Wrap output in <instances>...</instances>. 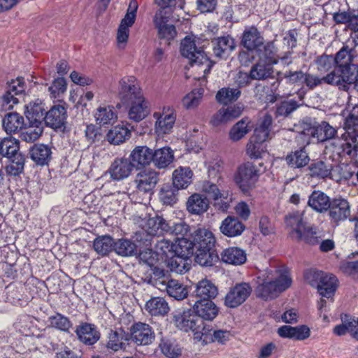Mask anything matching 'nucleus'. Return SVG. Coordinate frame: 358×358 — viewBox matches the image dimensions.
Returning a JSON list of instances; mask_svg holds the SVG:
<instances>
[{"label": "nucleus", "mask_w": 358, "mask_h": 358, "mask_svg": "<svg viewBox=\"0 0 358 358\" xmlns=\"http://www.w3.org/2000/svg\"><path fill=\"white\" fill-rule=\"evenodd\" d=\"M357 57L355 45H343L336 54L334 69L323 77L324 82L348 91L358 78Z\"/></svg>", "instance_id": "obj_1"}, {"label": "nucleus", "mask_w": 358, "mask_h": 358, "mask_svg": "<svg viewBox=\"0 0 358 358\" xmlns=\"http://www.w3.org/2000/svg\"><path fill=\"white\" fill-rule=\"evenodd\" d=\"M118 96L122 103L128 106L130 120L138 122L150 113L149 102L134 76H124L120 80Z\"/></svg>", "instance_id": "obj_2"}, {"label": "nucleus", "mask_w": 358, "mask_h": 358, "mask_svg": "<svg viewBox=\"0 0 358 358\" xmlns=\"http://www.w3.org/2000/svg\"><path fill=\"white\" fill-rule=\"evenodd\" d=\"M292 278L287 271L266 270L257 277L256 294L264 300L276 298L292 285Z\"/></svg>", "instance_id": "obj_3"}, {"label": "nucleus", "mask_w": 358, "mask_h": 358, "mask_svg": "<svg viewBox=\"0 0 358 358\" xmlns=\"http://www.w3.org/2000/svg\"><path fill=\"white\" fill-rule=\"evenodd\" d=\"M350 104L353 106L345 118L343 127L345 132L341 137L343 141L341 146L348 155L358 150V103Z\"/></svg>", "instance_id": "obj_4"}, {"label": "nucleus", "mask_w": 358, "mask_h": 358, "mask_svg": "<svg viewBox=\"0 0 358 358\" xmlns=\"http://www.w3.org/2000/svg\"><path fill=\"white\" fill-rule=\"evenodd\" d=\"M180 52L182 57L188 59L192 67H196L203 73L205 77L210 71L213 65L205 52L201 48H197L194 40L185 37L180 44Z\"/></svg>", "instance_id": "obj_5"}, {"label": "nucleus", "mask_w": 358, "mask_h": 358, "mask_svg": "<svg viewBox=\"0 0 358 358\" xmlns=\"http://www.w3.org/2000/svg\"><path fill=\"white\" fill-rule=\"evenodd\" d=\"M0 155L9 159L7 172L13 176L20 174L24 165V157L19 151V141L12 137L4 138L0 141Z\"/></svg>", "instance_id": "obj_6"}, {"label": "nucleus", "mask_w": 358, "mask_h": 358, "mask_svg": "<svg viewBox=\"0 0 358 358\" xmlns=\"http://www.w3.org/2000/svg\"><path fill=\"white\" fill-rule=\"evenodd\" d=\"M304 278L307 283L317 287L320 294L323 297H331L336 289L338 280L333 274L310 268L305 271Z\"/></svg>", "instance_id": "obj_7"}, {"label": "nucleus", "mask_w": 358, "mask_h": 358, "mask_svg": "<svg viewBox=\"0 0 358 358\" xmlns=\"http://www.w3.org/2000/svg\"><path fill=\"white\" fill-rule=\"evenodd\" d=\"M299 133L310 138H315L319 143H324L336 138L338 129L326 121L313 123L310 120H304L300 124Z\"/></svg>", "instance_id": "obj_8"}, {"label": "nucleus", "mask_w": 358, "mask_h": 358, "mask_svg": "<svg viewBox=\"0 0 358 358\" xmlns=\"http://www.w3.org/2000/svg\"><path fill=\"white\" fill-rule=\"evenodd\" d=\"M260 176V170L253 163L247 162L241 165L234 177L236 183L243 192L255 187Z\"/></svg>", "instance_id": "obj_9"}, {"label": "nucleus", "mask_w": 358, "mask_h": 358, "mask_svg": "<svg viewBox=\"0 0 358 358\" xmlns=\"http://www.w3.org/2000/svg\"><path fill=\"white\" fill-rule=\"evenodd\" d=\"M201 189L215 201V205L219 210L227 211L229 209L232 199L228 191L220 189L218 185L211 180L203 181Z\"/></svg>", "instance_id": "obj_10"}, {"label": "nucleus", "mask_w": 358, "mask_h": 358, "mask_svg": "<svg viewBox=\"0 0 358 358\" xmlns=\"http://www.w3.org/2000/svg\"><path fill=\"white\" fill-rule=\"evenodd\" d=\"M138 9V3L136 1H131L129 5L124 17L121 20L117 29L116 41L119 49H124L129 38V27H131L136 19V13Z\"/></svg>", "instance_id": "obj_11"}, {"label": "nucleus", "mask_w": 358, "mask_h": 358, "mask_svg": "<svg viewBox=\"0 0 358 358\" xmlns=\"http://www.w3.org/2000/svg\"><path fill=\"white\" fill-rule=\"evenodd\" d=\"M153 117L156 120L155 129L158 135L171 132L176 120V113L173 107L164 106L162 112L154 113Z\"/></svg>", "instance_id": "obj_12"}, {"label": "nucleus", "mask_w": 358, "mask_h": 358, "mask_svg": "<svg viewBox=\"0 0 358 358\" xmlns=\"http://www.w3.org/2000/svg\"><path fill=\"white\" fill-rule=\"evenodd\" d=\"M171 15L169 10L159 9L156 12L154 17V24L157 29L159 38L167 41L173 40L176 35L175 27L169 24Z\"/></svg>", "instance_id": "obj_13"}, {"label": "nucleus", "mask_w": 358, "mask_h": 358, "mask_svg": "<svg viewBox=\"0 0 358 358\" xmlns=\"http://www.w3.org/2000/svg\"><path fill=\"white\" fill-rule=\"evenodd\" d=\"M252 287L247 282H241L231 287L224 297V305L234 308L243 303L252 293Z\"/></svg>", "instance_id": "obj_14"}, {"label": "nucleus", "mask_w": 358, "mask_h": 358, "mask_svg": "<svg viewBox=\"0 0 358 358\" xmlns=\"http://www.w3.org/2000/svg\"><path fill=\"white\" fill-rule=\"evenodd\" d=\"M331 203L328 215L331 223L338 226L350 217V206L348 200L342 197L334 198Z\"/></svg>", "instance_id": "obj_15"}, {"label": "nucleus", "mask_w": 358, "mask_h": 358, "mask_svg": "<svg viewBox=\"0 0 358 358\" xmlns=\"http://www.w3.org/2000/svg\"><path fill=\"white\" fill-rule=\"evenodd\" d=\"M139 227L150 236H159L169 229V223L162 217H145L138 222Z\"/></svg>", "instance_id": "obj_16"}, {"label": "nucleus", "mask_w": 358, "mask_h": 358, "mask_svg": "<svg viewBox=\"0 0 358 358\" xmlns=\"http://www.w3.org/2000/svg\"><path fill=\"white\" fill-rule=\"evenodd\" d=\"M155 335L152 327L142 322H138L131 327L130 341L138 345H148L155 340Z\"/></svg>", "instance_id": "obj_17"}, {"label": "nucleus", "mask_w": 358, "mask_h": 358, "mask_svg": "<svg viewBox=\"0 0 358 358\" xmlns=\"http://www.w3.org/2000/svg\"><path fill=\"white\" fill-rule=\"evenodd\" d=\"M159 180V174L151 169H145L137 173L135 183L138 192H152Z\"/></svg>", "instance_id": "obj_18"}, {"label": "nucleus", "mask_w": 358, "mask_h": 358, "mask_svg": "<svg viewBox=\"0 0 358 358\" xmlns=\"http://www.w3.org/2000/svg\"><path fill=\"white\" fill-rule=\"evenodd\" d=\"M75 332L78 339L86 345H92L100 338V333L93 324L81 322L76 327Z\"/></svg>", "instance_id": "obj_19"}, {"label": "nucleus", "mask_w": 358, "mask_h": 358, "mask_svg": "<svg viewBox=\"0 0 358 358\" xmlns=\"http://www.w3.org/2000/svg\"><path fill=\"white\" fill-rule=\"evenodd\" d=\"M173 320L176 327L184 331H195L197 324H201V320L191 310L177 311Z\"/></svg>", "instance_id": "obj_20"}, {"label": "nucleus", "mask_w": 358, "mask_h": 358, "mask_svg": "<svg viewBox=\"0 0 358 358\" xmlns=\"http://www.w3.org/2000/svg\"><path fill=\"white\" fill-rule=\"evenodd\" d=\"M213 52L217 58H226L236 48L234 39L229 35L222 36L212 40Z\"/></svg>", "instance_id": "obj_21"}, {"label": "nucleus", "mask_w": 358, "mask_h": 358, "mask_svg": "<svg viewBox=\"0 0 358 358\" xmlns=\"http://www.w3.org/2000/svg\"><path fill=\"white\" fill-rule=\"evenodd\" d=\"M131 161L125 158H117L111 164L108 173L114 180H121L128 178L133 171Z\"/></svg>", "instance_id": "obj_22"}, {"label": "nucleus", "mask_w": 358, "mask_h": 358, "mask_svg": "<svg viewBox=\"0 0 358 358\" xmlns=\"http://www.w3.org/2000/svg\"><path fill=\"white\" fill-rule=\"evenodd\" d=\"M195 315L198 318L212 321L219 313V308L212 300H196L193 306Z\"/></svg>", "instance_id": "obj_23"}, {"label": "nucleus", "mask_w": 358, "mask_h": 358, "mask_svg": "<svg viewBox=\"0 0 358 358\" xmlns=\"http://www.w3.org/2000/svg\"><path fill=\"white\" fill-rule=\"evenodd\" d=\"M66 120V109L62 105L52 106L45 115L44 122L48 127L60 129L64 126Z\"/></svg>", "instance_id": "obj_24"}, {"label": "nucleus", "mask_w": 358, "mask_h": 358, "mask_svg": "<svg viewBox=\"0 0 358 358\" xmlns=\"http://www.w3.org/2000/svg\"><path fill=\"white\" fill-rule=\"evenodd\" d=\"M220 232L229 238L241 236L245 229L244 224L236 217L229 215L220 225Z\"/></svg>", "instance_id": "obj_25"}, {"label": "nucleus", "mask_w": 358, "mask_h": 358, "mask_svg": "<svg viewBox=\"0 0 358 358\" xmlns=\"http://www.w3.org/2000/svg\"><path fill=\"white\" fill-rule=\"evenodd\" d=\"M243 110V108L240 105L222 108L214 115L211 123L213 126L227 123L238 117L242 114Z\"/></svg>", "instance_id": "obj_26"}, {"label": "nucleus", "mask_w": 358, "mask_h": 358, "mask_svg": "<svg viewBox=\"0 0 358 358\" xmlns=\"http://www.w3.org/2000/svg\"><path fill=\"white\" fill-rule=\"evenodd\" d=\"M330 197L320 190H314L308 196V206L317 213H326L331 207Z\"/></svg>", "instance_id": "obj_27"}, {"label": "nucleus", "mask_w": 358, "mask_h": 358, "mask_svg": "<svg viewBox=\"0 0 358 358\" xmlns=\"http://www.w3.org/2000/svg\"><path fill=\"white\" fill-rule=\"evenodd\" d=\"M108 338L107 348L115 352L125 350L130 341V334L121 329L111 330Z\"/></svg>", "instance_id": "obj_28"}, {"label": "nucleus", "mask_w": 358, "mask_h": 358, "mask_svg": "<svg viewBox=\"0 0 358 358\" xmlns=\"http://www.w3.org/2000/svg\"><path fill=\"white\" fill-rule=\"evenodd\" d=\"M290 52L286 53L285 55L279 57L276 55L275 48L273 43H268L264 46V50L259 55V59H264L268 63L273 65L279 62L280 61L284 65H289L292 63V59L290 57Z\"/></svg>", "instance_id": "obj_29"}, {"label": "nucleus", "mask_w": 358, "mask_h": 358, "mask_svg": "<svg viewBox=\"0 0 358 358\" xmlns=\"http://www.w3.org/2000/svg\"><path fill=\"white\" fill-rule=\"evenodd\" d=\"M45 108L43 102L36 99L26 106L25 115L29 122L43 125Z\"/></svg>", "instance_id": "obj_30"}, {"label": "nucleus", "mask_w": 358, "mask_h": 358, "mask_svg": "<svg viewBox=\"0 0 358 358\" xmlns=\"http://www.w3.org/2000/svg\"><path fill=\"white\" fill-rule=\"evenodd\" d=\"M193 293L197 300H212L218 293L217 287L210 280L204 279L195 285Z\"/></svg>", "instance_id": "obj_31"}, {"label": "nucleus", "mask_w": 358, "mask_h": 358, "mask_svg": "<svg viewBox=\"0 0 358 358\" xmlns=\"http://www.w3.org/2000/svg\"><path fill=\"white\" fill-rule=\"evenodd\" d=\"M220 256L223 262L236 266L242 265L247 260L245 251L237 247H230L224 250Z\"/></svg>", "instance_id": "obj_32"}, {"label": "nucleus", "mask_w": 358, "mask_h": 358, "mask_svg": "<svg viewBox=\"0 0 358 358\" xmlns=\"http://www.w3.org/2000/svg\"><path fill=\"white\" fill-rule=\"evenodd\" d=\"M130 158L134 167L143 166L152 161L153 152L147 146H137L131 152Z\"/></svg>", "instance_id": "obj_33"}, {"label": "nucleus", "mask_w": 358, "mask_h": 358, "mask_svg": "<svg viewBox=\"0 0 358 358\" xmlns=\"http://www.w3.org/2000/svg\"><path fill=\"white\" fill-rule=\"evenodd\" d=\"M193 172L189 167L180 166L172 175L173 186L178 189H186L192 182Z\"/></svg>", "instance_id": "obj_34"}, {"label": "nucleus", "mask_w": 358, "mask_h": 358, "mask_svg": "<svg viewBox=\"0 0 358 358\" xmlns=\"http://www.w3.org/2000/svg\"><path fill=\"white\" fill-rule=\"evenodd\" d=\"M164 262L167 267L173 272L182 274L189 270L191 267V259L180 255H173Z\"/></svg>", "instance_id": "obj_35"}, {"label": "nucleus", "mask_w": 358, "mask_h": 358, "mask_svg": "<svg viewBox=\"0 0 358 358\" xmlns=\"http://www.w3.org/2000/svg\"><path fill=\"white\" fill-rule=\"evenodd\" d=\"M131 130L124 124H118L107 133V141L113 145H120L130 138Z\"/></svg>", "instance_id": "obj_36"}, {"label": "nucleus", "mask_w": 358, "mask_h": 358, "mask_svg": "<svg viewBox=\"0 0 358 358\" xmlns=\"http://www.w3.org/2000/svg\"><path fill=\"white\" fill-rule=\"evenodd\" d=\"M242 43L248 51H252L263 44V38L257 28L252 27L244 31Z\"/></svg>", "instance_id": "obj_37"}, {"label": "nucleus", "mask_w": 358, "mask_h": 358, "mask_svg": "<svg viewBox=\"0 0 358 358\" xmlns=\"http://www.w3.org/2000/svg\"><path fill=\"white\" fill-rule=\"evenodd\" d=\"M2 124L7 134H15L24 126V117L17 113H10L3 118Z\"/></svg>", "instance_id": "obj_38"}, {"label": "nucleus", "mask_w": 358, "mask_h": 358, "mask_svg": "<svg viewBox=\"0 0 358 358\" xmlns=\"http://www.w3.org/2000/svg\"><path fill=\"white\" fill-rule=\"evenodd\" d=\"M273 65L264 59L259 61L252 66L250 76L253 80H264L270 78L273 73Z\"/></svg>", "instance_id": "obj_39"}, {"label": "nucleus", "mask_w": 358, "mask_h": 358, "mask_svg": "<svg viewBox=\"0 0 358 358\" xmlns=\"http://www.w3.org/2000/svg\"><path fill=\"white\" fill-rule=\"evenodd\" d=\"M302 217V213L296 211L289 214L285 218L287 226L292 229L289 234L293 239H295L296 237H301V231L306 225L303 221Z\"/></svg>", "instance_id": "obj_40"}, {"label": "nucleus", "mask_w": 358, "mask_h": 358, "mask_svg": "<svg viewBox=\"0 0 358 358\" xmlns=\"http://www.w3.org/2000/svg\"><path fill=\"white\" fill-rule=\"evenodd\" d=\"M51 148L44 144L34 145L30 150L31 159L38 165H45L51 159Z\"/></svg>", "instance_id": "obj_41"}, {"label": "nucleus", "mask_w": 358, "mask_h": 358, "mask_svg": "<svg viewBox=\"0 0 358 358\" xmlns=\"http://www.w3.org/2000/svg\"><path fill=\"white\" fill-rule=\"evenodd\" d=\"M285 160L290 167L296 169L306 166L310 161V158L305 147H302L288 154Z\"/></svg>", "instance_id": "obj_42"}, {"label": "nucleus", "mask_w": 358, "mask_h": 358, "mask_svg": "<svg viewBox=\"0 0 358 358\" xmlns=\"http://www.w3.org/2000/svg\"><path fill=\"white\" fill-rule=\"evenodd\" d=\"M252 128L251 121L248 117H244L236 123L230 129L229 139L236 142L242 139Z\"/></svg>", "instance_id": "obj_43"}, {"label": "nucleus", "mask_w": 358, "mask_h": 358, "mask_svg": "<svg viewBox=\"0 0 358 358\" xmlns=\"http://www.w3.org/2000/svg\"><path fill=\"white\" fill-rule=\"evenodd\" d=\"M196 248L195 262L202 266H211L219 259L213 248Z\"/></svg>", "instance_id": "obj_44"}, {"label": "nucleus", "mask_w": 358, "mask_h": 358, "mask_svg": "<svg viewBox=\"0 0 358 358\" xmlns=\"http://www.w3.org/2000/svg\"><path fill=\"white\" fill-rule=\"evenodd\" d=\"M187 208L192 214L200 215L208 208V201L199 194H194L189 197Z\"/></svg>", "instance_id": "obj_45"}, {"label": "nucleus", "mask_w": 358, "mask_h": 358, "mask_svg": "<svg viewBox=\"0 0 358 358\" xmlns=\"http://www.w3.org/2000/svg\"><path fill=\"white\" fill-rule=\"evenodd\" d=\"M301 237H296L295 240L313 245L319 243L322 237V232L315 226L306 224L301 231Z\"/></svg>", "instance_id": "obj_46"}, {"label": "nucleus", "mask_w": 358, "mask_h": 358, "mask_svg": "<svg viewBox=\"0 0 358 358\" xmlns=\"http://www.w3.org/2000/svg\"><path fill=\"white\" fill-rule=\"evenodd\" d=\"M173 159L172 150L168 147H164L156 150L153 152L152 161L155 165L159 169L167 167Z\"/></svg>", "instance_id": "obj_47"}, {"label": "nucleus", "mask_w": 358, "mask_h": 358, "mask_svg": "<svg viewBox=\"0 0 358 358\" xmlns=\"http://www.w3.org/2000/svg\"><path fill=\"white\" fill-rule=\"evenodd\" d=\"M146 310L152 316L164 315L169 310L168 303L162 297H154L145 304Z\"/></svg>", "instance_id": "obj_48"}, {"label": "nucleus", "mask_w": 358, "mask_h": 358, "mask_svg": "<svg viewBox=\"0 0 358 358\" xmlns=\"http://www.w3.org/2000/svg\"><path fill=\"white\" fill-rule=\"evenodd\" d=\"M194 241L195 248H213L215 238L210 231L206 229H199L196 231Z\"/></svg>", "instance_id": "obj_49"}, {"label": "nucleus", "mask_w": 358, "mask_h": 358, "mask_svg": "<svg viewBox=\"0 0 358 358\" xmlns=\"http://www.w3.org/2000/svg\"><path fill=\"white\" fill-rule=\"evenodd\" d=\"M170 280L167 271L159 267H155L152 269L150 283L159 290L165 292L167 289V282H169Z\"/></svg>", "instance_id": "obj_50"}, {"label": "nucleus", "mask_w": 358, "mask_h": 358, "mask_svg": "<svg viewBox=\"0 0 358 358\" xmlns=\"http://www.w3.org/2000/svg\"><path fill=\"white\" fill-rule=\"evenodd\" d=\"M310 176L312 178L324 179L330 177L332 165L323 161H317L312 163L309 167Z\"/></svg>", "instance_id": "obj_51"}, {"label": "nucleus", "mask_w": 358, "mask_h": 358, "mask_svg": "<svg viewBox=\"0 0 358 358\" xmlns=\"http://www.w3.org/2000/svg\"><path fill=\"white\" fill-rule=\"evenodd\" d=\"M43 131V125L29 122L27 126H24L21 129L20 136L22 141L27 143H32L40 137Z\"/></svg>", "instance_id": "obj_52"}, {"label": "nucleus", "mask_w": 358, "mask_h": 358, "mask_svg": "<svg viewBox=\"0 0 358 358\" xmlns=\"http://www.w3.org/2000/svg\"><path fill=\"white\" fill-rule=\"evenodd\" d=\"M114 251L120 256L129 257L137 254V246L129 239H119L115 242Z\"/></svg>", "instance_id": "obj_53"}, {"label": "nucleus", "mask_w": 358, "mask_h": 358, "mask_svg": "<svg viewBox=\"0 0 358 358\" xmlns=\"http://www.w3.org/2000/svg\"><path fill=\"white\" fill-rule=\"evenodd\" d=\"M173 243L175 252L177 255L189 258L194 253V243L188 236L182 238L177 237Z\"/></svg>", "instance_id": "obj_54"}, {"label": "nucleus", "mask_w": 358, "mask_h": 358, "mask_svg": "<svg viewBox=\"0 0 358 358\" xmlns=\"http://www.w3.org/2000/svg\"><path fill=\"white\" fill-rule=\"evenodd\" d=\"M241 92L238 87H222L216 94V100L220 103L227 105L236 101L241 96Z\"/></svg>", "instance_id": "obj_55"}, {"label": "nucleus", "mask_w": 358, "mask_h": 358, "mask_svg": "<svg viewBox=\"0 0 358 358\" xmlns=\"http://www.w3.org/2000/svg\"><path fill=\"white\" fill-rule=\"evenodd\" d=\"M115 241L110 236H101L97 237L93 243L94 250L99 255H107L114 250Z\"/></svg>", "instance_id": "obj_56"}, {"label": "nucleus", "mask_w": 358, "mask_h": 358, "mask_svg": "<svg viewBox=\"0 0 358 358\" xmlns=\"http://www.w3.org/2000/svg\"><path fill=\"white\" fill-rule=\"evenodd\" d=\"M95 118L97 123L108 124L113 123L117 119V115L113 106H103L97 108Z\"/></svg>", "instance_id": "obj_57"}, {"label": "nucleus", "mask_w": 358, "mask_h": 358, "mask_svg": "<svg viewBox=\"0 0 358 358\" xmlns=\"http://www.w3.org/2000/svg\"><path fill=\"white\" fill-rule=\"evenodd\" d=\"M204 90L203 88H196L186 94L182 100V106L187 110L196 108L200 103L203 98Z\"/></svg>", "instance_id": "obj_58"}, {"label": "nucleus", "mask_w": 358, "mask_h": 358, "mask_svg": "<svg viewBox=\"0 0 358 358\" xmlns=\"http://www.w3.org/2000/svg\"><path fill=\"white\" fill-rule=\"evenodd\" d=\"M167 289L165 292L177 300H182L187 296V290L186 287L177 280L171 279L167 282Z\"/></svg>", "instance_id": "obj_59"}, {"label": "nucleus", "mask_w": 358, "mask_h": 358, "mask_svg": "<svg viewBox=\"0 0 358 358\" xmlns=\"http://www.w3.org/2000/svg\"><path fill=\"white\" fill-rule=\"evenodd\" d=\"M178 192L174 186L165 185L159 192V199L164 205L173 206L178 201Z\"/></svg>", "instance_id": "obj_60"}, {"label": "nucleus", "mask_w": 358, "mask_h": 358, "mask_svg": "<svg viewBox=\"0 0 358 358\" xmlns=\"http://www.w3.org/2000/svg\"><path fill=\"white\" fill-rule=\"evenodd\" d=\"M155 252L157 256H161L162 259H167L173 255H176L174 243L165 238L157 241L155 244Z\"/></svg>", "instance_id": "obj_61"}, {"label": "nucleus", "mask_w": 358, "mask_h": 358, "mask_svg": "<svg viewBox=\"0 0 358 358\" xmlns=\"http://www.w3.org/2000/svg\"><path fill=\"white\" fill-rule=\"evenodd\" d=\"M50 327L62 331L68 332L72 326L70 320L61 313H57L48 317Z\"/></svg>", "instance_id": "obj_62"}, {"label": "nucleus", "mask_w": 358, "mask_h": 358, "mask_svg": "<svg viewBox=\"0 0 358 358\" xmlns=\"http://www.w3.org/2000/svg\"><path fill=\"white\" fill-rule=\"evenodd\" d=\"M66 90V82L64 78L55 79L52 84L48 87L50 98L54 101H60Z\"/></svg>", "instance_id": "obj_63"}, {"label": "nucleus", "mask_w": 358, "mask_h": 358, "mask_svg": "<svg viewBox=\"0 0 358 358\" xmlns=\"http://www.w3.org/2000/svg\"><path fill=\"white\" fill-rule=\"evenodd\" d=\"M159 348L162 354L169 358H176L181 355L180 348L170 340H162Z\"/></svg>", "instance_id": "obj_64"}]
</instances>
